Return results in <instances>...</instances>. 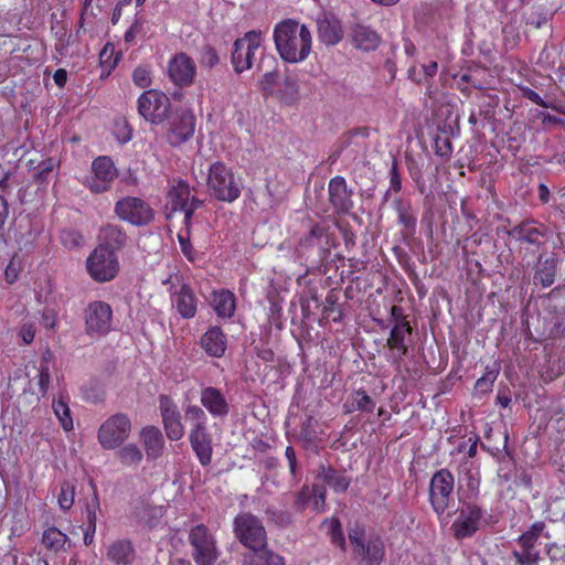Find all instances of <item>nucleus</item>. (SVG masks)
Here are the masks:
<instances>
[{
	"instance_id": "obj_1",
	"label": "nucleus",
	"mask_w": 565,
	"mask_h": 565,
	"mask_svg": "<svg viewBox=\"0 0 565 565\" xmlns=\"http://www.w3.org/2000/svg\"><path fill=\"white\" fill-rule=\"evenodd\" d=\"M274 41L278 54L288 63L302 62L311 52L310 30L292 19H286L276 24Z\"/></svg>"
},
{
	"instance_id": "obj_2",
	"label": "nucleus",
	"mask_w": 565,
	"mask_h": 565,
	"mask_svg": "<svg viewBox=\"0 0 565 565\" xmlns=\"http://www.w3.org/2000/svg\"><path fill=\"white\" fill-rule=\"evenodd\" d=\"M206 186L213 198L226 203L236 201L242 192V184L232 168L221 161L210 166Z\"/></svg>"
},
{
	"instance_id": "obj_3",
	"label": "nucleus",
	"mask_w": 565,
	"mask_h": 565,
	"mask_svg": "<svg viewBox=\"0 0 565 565\" xmlns=\"http://www.w3.org/2000/svg\"><path fill=\"white\" fill-rule=\"evenodd\" d=\"M455 476L447 468L435 471L429 481L428 500L433 511L441 518L454 505Z\"/></svg>"
},
{
	"instance_id": "obj_4",
	"label": "nucleus",
	"mask_w": 565,
	"mask_h": 565,
	"mask_svg": "<svg viewBox=\"0 0 565 565\" xmlns=\"http://www.w3.org/2000/svg\"><path fill=\"white\" fill-rule=\"evenodd\" d=\"M233 532L237 541L248 551L268 545L263 521L250 512H241L234 518Z\"/></svg>"
},
{
	"instance_id": "obj_5",
	"label": "nucleus",
	"mask_w": 565,
	"mask_h": 565,
	"mask_svg": "<svg viewBox=\"0 0 565 565\" xmlns=\"http://www.w3.org/2000/svg\"><path fill=\"white\" fill-rule=\"evenodd\" d=\"M131 429L130 417L125 413H116L100 424L97 441L104 450L118 449L129 438Z\"/></svg>"
},
{
	"instance_id": "obj_6",
	"label": "nucleus",
	"mask_w": 565,
	"mask_h": 565,
	"mask_svg": "<svg viewBox=\"0 0 565 565\" xmlns=\"http://www.w3.org/2000/svg\"><path fill=\"white\" fill-rule=\"evenodd\" d=\"M84 330L89 338H104L113 330L111 306L103 300H94L83 310Z\"/></svg>"
},
{
	"instance_id": "obj_7",
	"label": "nucleus",
	"mask_w": 565,
	"mask_h": 565,
	"mask_svg": "<svg viewBox=\"0 0 565 565\" xmlns=\"http://www.w3.org/2000/svg\"><path fill=\"white\" fill-rule=\"evenodd\" d=\"M191 556L196 565H215L220 552L216 540L204 524L193 526L189 532Z\"/></svg>"
},
{
	"instance_id": "obj_8",
	"label": "nucleus",
	"mask_w": 565,
	"mask_h": 565,
	"mask_svg": "<svg viewBox=\"0 0 565 565\" xmlns=\"http://www.w3.org/2000/svg\"><path fill=\"white\" fill-rule=\"evenodd\" d=\"M349 541L353 554L365 565H382L385 556V545L381 536L372 535L365 543V530L356 526L349 531Z\"/></svg>"
},
{
	"instance_id": "obj_9",
	"label": "nucleus",
	"mask_w": 565,
	"mask_h": 565,
	"mask_svg": "<svg viewBox=\"0 0 565 565\" xmlns=\"http://www.w3.org/2000/svg\"><path fill=\"white\" fill-rule=\"evenodd\" d=\"M119 260L113 250L105 246H97L86 259V269L90 278L96 282H108L119 273Z\"/></svg>"
},
{
	"instance_id": "obj_10",
	"label": "nucleus",
	"mask_w": 565,
	"mask_h": 565,
	"mask_svg": "<svg viewBox=\"0 0 565 565\" xmlns=\"http://www.w3.org/2000/svg\"><path fill=\"white\" fill-rule=\"evenodd\" d=\"M170 276L163 281V285H170L168 288L172 307L183 319H192L198 312L199 298L196 297L190 284L183 278Z\"/></svg>"
},
{
	"instance_id": "obj_11",
	"label": "nucleus",
	"mask_w": 565,
	"mask_h": 565,
	"mask_svg": "<svg viewBox=\"0 0 565 565\" xmlns=\"http://www.w3.org/2000/svg\"><path fill=\"white\" fill-rule=\"evenodd\" d=\"M138 114L147 121L162 124L171 113L170 98L157 89H148L141 93L137 100Z\"/></svg>"
},
{
	"instance_id": "obj_12",
	"label": "nucleus",
	"mask_w": 565,
	"mask_h": 565,
	"mask_svg": "<svg viewBox=\"0 0 565 565\" xmlns=\"http://www.w3.org/2000/svg\"><path fill=\"white\" fill-rule=\"evenodd\" d=\"M544 529L545 523L536 521L516 539L520 550L512 551V557L516 565H539L541 557L536 544Z\"/></svg>"
},
{
	"instance_id": "obj_13",
	"label": "nucleus",
	"mask_w": 565,
	"mask_h": 565,
	"mask_svg": "<svg viewBox=\"0 0 565 565\" xmlns=\"http://www.w3.org/2000/svg\"><path fill=\"white\" fill-rule=\"evenodd\" d=\"M116 215L124 222L135 226L148 225L154 217L148 202L136 196H124L115 204Z\"/></svg>"
},
{
	"instance_id": "obj_14",
	"label": "nucleus",
	"mask_w": 565,
	"mask_h": 565,
	"mask_svg": "<svg viewBox=\"0 0 565 565\" xmlns=\"http://www.w3.org/2000/svg\"><path fill=\"white\" fill-rule=\"evenodd\" d=\"M260 32L249 31L243 38L234 42L232 52V64L238 74L252 68L256 54L260 51Z\"/></svg>"
},
{
	"instance_id": "obj_15",
	"label": "nucleus",
	"mask_w": 565,
	"mask_h": 565,
	"mask_svg": "<svg viewBox=\"0 0 565 565\" xmlns=\"http://www.w3.org/2000/svg\"><path fill=\"white\" fill-rule=\"evenodd\" d=\"M166 120L168 121L166 137L172 147L181 146L193 136L195 117L191 111L181 108L171 110Z\"/></svg>"
},
{
	"instance_id": "obj_16",
	"label": "nucleus",
	"mask_w": 565,
	"mask_h": 565,
	"mask_svg": "<svg viewBox=\"0 0 565 565\" xmlns=\"http://www.w3.org/2000/svg\"><path fill=\"white\" fill-rule=\"evenodd\" d=\"M412 333L413 327L411 324L393 326L386 340V347L390 351L386 360L397 373L403 371V361L409 352L408 338Z\"/></svg>"
},
{
	"instance_id": "obj_17",
	"label": "nucleus",
	"mask_w": 565,
	"mask_h": 565,
	"mask_svg": "<svg viewBox=\"0 0 565 565\" xmlns=\"http://www.w3.org/2000/svg\"><path fill=\"white\" fill-rule=\"evenodd\" d=\"M117 175L118 171L113 160L109 157L100 156L92 162V174L86 178L84 184L90 192L99 194L111 189Z\"/></svg>"
},
{
	"instance_id": "obj_18",
	"label": "nucleus",
	"mask_w": 565,
	"mask_h": 565,
	"mask_svg": "<svg viewBox=\"0 0 565 565\" xmlns=\"http://www.w3.org/2000/svg\"><path fill=\"white\" fill-rule=\"evenodd\" d=\"M159 411L162 419L163 429L168 439L178 441L184 436V426L182 414L170 395L161 394L158 397Z\"/></svg>"
},
{
	"instance_id": "obj_19",
	"label": "nucleus",
	"mask_w": 565,
	"mask_h": 565,
	"mask_svg": "<svg viewBox=\"0 0 565 565\" xmlns=\"http://www.w3.org/2000/svg\"><path fill=\"white\" fill-rule=\"evenodd\" d=\"M459 518L452 523L454 536L462 540L473 536L481 527L484 520V511L473 502L462 503Z\"/></svg>"
},
{
	"instance_id": "obj_20",
	"label": "nucleus",
	"mask_w": 565,
	"mask_h": 565,
	"mask_svg": "<svg viewBox=\"0 0 565 565\" xmlns=\"http://www.w3.org/2000/svg\"><path fill=\"white\" fill-rule=\"evenodd\" d=\"M168 76L178 87L191 86L196 76L195 62L183 52L174 54L168 63Z\"/></svg>"
},
{
	"instance_id": "obj_21",
	"label": "nucleus",
	"mask_w": 565,
	"mask_h": 565,
	"mask_svg": "<svg viewBox=\"0 0 565 565\" xmlns=\"http://www.w3.org/2000/svg\"><path fill=\"white\" fill-rule=\"evenodd\" d=\"M328 194L329 202L338 214H347L353 209L352 191L343 177L335 175L330 179Z\"/></svg>"
},
{
	"instance_id": "obj_22",
	"label": "nucleus",
	"mask_w": 565,
	"mask_h": 565,
	"mask_svg": "<svg viewBox=\"0 0 565 565\" xmlns=\"http://www.w3.org/2000/svg\"><path fill=\"white\" fill-rule=\"evenodd\" d=\"M192 198L196 196L191 193L189 183L182 179H173L167 192V217L170 218L180 209H185L191 203Z\"/></svg>"
},
{
	"instance_id": "obj_23",
	"label": "nucleus",
	"mask_w": 565,
	"mask_h": 565,
	"mask_svg": "<svg viewBox=\"0 0 565 565\" xmlns=\"http://www.w3.org/2000/svg\"><path fill=\"white\" fill-rule=\"evenodd\" d=\"M316 477L335 493H344L352 483V478L344 469L339 470L324 463L318 467Z\"/></svg>"
},
{
	"instance_id": "obj_24",
	"label": "nucleus",
	"mask_w": 565,
	"mask_h": 565,
	"mask_svg": "<svg viewBox=\"0 0 565 565\" xmlns=\"http://www.w3.org/2000/svg\"><path fill=\"white\" fill-rule=\"evenodd\" d=\"M318 39L326 45H337L344 36L341 21L332 14H323L317 20Z\"/></svg>"
},
{
	"instance_id": "obj_25",
	"label": "nucleus",
	"mask_w": 565,
	"mask_h": 565,
	"mask_svg": "<svg viewBox=\"0 0 565 565\" xmlns=\"http://www.w3.org/2000/svg\"><path fill=\"white\" fill-rule=\"evenodd\" d=\"M200 402L213 417H225L230 413L228 403L220 388L207 386L201 390Z\"/></svg>"
},
{
	"instance_id": "obj_26",
	"label": "nucleus",
	"mask_w": 565,
	"mask_h": 565,
	"mask_svg": "<svg viewBox=\"0 0 565 565\" xmlns=\"http://www.w3.org/2000/svg\"><path fill=\"white\" fill-rule=\"evenodd\" d=\"M510 234L519 242L540 246L543 244L546 237V227L533 220L524 221L521 224L514 226Z\"/></svg>"
},
{
	"instance_id": "obj_27",
	"label": "nucleus",
	"mask_w": 565,
	"mask_h": 565,
	"mask_svg": "<svg viewBox=\"0 0 565 565\" xmlns=\"http://www.w3.org/2000/svg\"><path fill=\"white\" fill-rule=\"evenodd\" d=\"M201 348L212 358H222L227 348V338L218 326L210 327L201 337Z\"/></svg>"
},
{
	"instance_id": "obj_28",
	"label": "nucleus",
	"mask_w": 565,
	"mask_h": 565,
	"mask_svg": "<svg viewBox=\"0 0 565 565\" xmlns=\"http://www.w3.org/2000/svg\"><path fill=\"white\" fill-rule=\"evenodd\" d=\"M189 443L201 466H210L213 457V441L209 429L189 434Z\"/></svg>"
},
{
	"instance_id": "obj_29",
	"label": "nucleus",
	"mask_w": 565,
	"mask_h": 565,
	"mask_svg": "<svg viewBox=\"0 0 565 565\" xmlns=\"http://www.w3.org/2000/svg\"><path fill=\"white\" fill-rule=\"evenodd\" d=\"M106 558L114 565H131L136 559V550L130 540L114 541L107 548Z\"/></svg>"
},
{
	"instance_id": "obj_30",
	"label": "nucleus",
	"mask_w": 565,
	"mask_h": 565,
	"mask_svg": "<svg viewBox=\"0 0 565 565\" xmlns=\"http://www.w3.org/2000/svg\"><path fill=\"white\" fill-rule=\"evenodd\" d=\"M140 439L149 459L160 458L164 449V438L161 430L152 425L146 426L140 431Z\"/></svg>"
},
{
	"instance_id": "obj_31",
	"label": "nucleus",
	"mask_w": 565,
	"mask_h": 565,
	"mask_svg": "<svg viewBox=\"0 0 565 565\" xmlns=\"http://www.w3.org/2000/svg\"><path fill=\"white\" fill-rule=\"evenodd\" d=\"M351 41L355 49L370 52L380 46L381 36L370 26L358 23L351 29Z\"/></svg>"
},
{
	"instance_id": "obj_32",
	"label": "nucleus",
	"mask_w": 565,
	"mask_h": 565,
	"mask_svg": "<svg viewBox=\"0 0 565 565\" xmlns=\"http://www.w3.org/2000/svg\"><path fill=\"white\" fill-rule=\"evenodd\" d=\"M242 565H286L285 558L265 545L247 551L242 556Z\"/></svg>"
},
{
	"instance_id": "obj_33",
	"label": "nucleus",
	"mask_w": 565,
	"mask_h": 565,
	"mask_svg": "<svg viewBox=\"0 0 565 565\" xmlns=\"http://www.w3.org/2000/svg\"><path fill=\"white\" fill-rule=\"evenodd\" d=\"M212 307L221 319H231L236 310V298L228 289L213 290L211 294Z\"/></svg>"
},
{
	"instance_id": "obj_34",
	"label": "nucleus",
	"mask_w": 565,
	"mask_h": 565,
	"mask_svg": "<svg viewBox=\"0 0 565 565\" xmlns=\"http://www.w3.org/2000/svg\"><path fill=\"white\" fill-rule=\"evenodd\" d=\"M376 402L363 388L353 390L343 404L345 414L354 412L372 414Z\"/></svg>"
},
{
	"instance_id": "obj_35",
	"label": "nucleus",
	"mask_w": 565,
	"mask_h": 565,
	"mask_svg": "<svg viewBox=\"0 0 565 565\" xmlns=\"http://www.w3.org/2000/svg\"><path fill=\"white\" fill-rule=\"evenodd\" d=\"M557 259L553 256L542 258L540 256L534 267V284H540L543 288L551 287L556 277Z\"/></svg>"
},
{
	"instance_id": "obj_36",
	"label": "nucleus",
	"mask_w": 565,
	"mask_h": 565,
	"mask_svg": "<svg viewBox=\"0 0 565 565\" xmlns=\"http://www.w3.org/2000/svg\"><path fill=\"white\" fill-rule=\"evenodd\" d=\"M103 242L98 246H105L108 250H113L114 254L121 250L127 244L126 232L113 224L104 226L100 231Z\"/></svg>"
},
{
	"instance_id": "obj_37",
	"label": "nucleus",
	"mask_w": 565,
	"mask_h": 565,
	"mask_svg": "<svg viewBox=\"0 0 565 565\" xmlns=\"http://www.w3.org/2000/svg\"><path fill=\"white\" fill-rule=\"evenodd\" d=\"M132 513L139 522L152 527L162 515L161 508L152 505L149 500L139 498L134 502Z\"/></svg>"
},
{
	"instance_id": "obj_38",
	"label": "nucleus",
	"mask_w": 565,
	"mask_h": 565,
	"mask_svg": "<svg viewBox=\"0 0 565 565\" xmlns=\"http://www.w3.org/2000/svg\"><path fill=\"white\" fill-rule=\"evenodd\" d=\"M393 209L397 214V223L402 225L408 234H414L417 218L412 211L411 203L404 201L402 198H395Z\"/></svg>"
},
{
	"instance_id": "obj_39",
	"label": "nucleus",
	"mask_w": 565,
	"mask_h": 565,
	"mask_svg": "<svg viewBox=\"0 0 565 565\" xmlns=\"http://www.w3.org/2000/svg\"><path fill=\"white\" fill-rule=\"evenodd\" d=\"M500 363L493 361L491 364L486 365L484 372L475 383V394L482 396L492 392L493 384L500 373Z\"/></svg>"
},
{
	"instance_id": "obj_40",
	"label": "nucleus",
	"mask_w": 565,
	"mask_h": 565,
	"mask_svg": "<svg viewBox=\"0 0 565 565\" xmlns=\"http://www.w3.org/2000/svg\"><path fill=\"white\" fill-rule=\"evenodd\" d=\"M185 420L190 424V433L195 434L207 430V415L204 409L195 404L184 407Z\"/></svg>"
},
{
	"instance_id": "obj_41",
	"label": "nucleus",
	"mask_w": 565,
	"mask_h": 565,
	"mask_svg": "<svg viewBox=\"0 0 565 565\" xmlns=\"http://www.w3.org/2000/svg\"><path fill=\"white\" fill-rule=\"evenodd\" d=\"M116 458L124 467H138L142 462L143 454L137 444L130 443L119 447Z\"/></svg>"
},
{
	"instance_id": "obj_42",
	"label": "nucleus",
	"mask_w": 565,
	"mask_h": 565,
	"mask_svg": "<svg viewBox=\"0 0 565 565\" xmlns=\"http://www.w3.org/2000/svg\"><path fill=\"white\" fill-rule=\"evenodd\" d=\"M465 482V486L459 489V500L462 503H468L479 495L480 478L469 470L466 473Z\"/></svg>"
},
{
	"instance_id": "obj_43",
	"label": "nucleus",
	"mask_w": 565,
	"mask_h": 565,
	"mask_svg": "<svg viewBox=\"0 0 565 565\" xmlns=\"http://www.w3.org/2000/svg\"><path fill=\"white\" fill-rule=\"evenodd\" d=\"M67 541V535L55 526H51L43 532L42 544L50 551L57 553Z\"/></svg>"
},
{
	"instance_id": "obj_44",
	"label": "nucleus",
	"mask_w": 565,
	"mask_h": 565,
	"mask_svg": "<svg viewBox=\"0 0 565 565\" xmlns=\"http://www.w3.org/2000/svg\"><path fill=\"white\" fill-rule=\"evenodd\" d=\"M53 409H54V414L57 417V419L60 420L63 429L65 431L72 430L74 427V424H73V418L71 416V409H70L67 403L61 398L58 401L54 399L53 401Z\"/></svg>"
},
{
	"instance_id": "obj_45",
	"label": "nucleus",
	"mask_w": 565,
	"mask_h": 565,
	"mask_svg": "<svg viewBox=\"0 0 565 565\" xmlns=\"http://www.w3.org/2000/svg\"><path fill=\"white\" fill-rule=\"evenodd\" d=\"M119 54L116 53L115 45L110 42L106 43L99 53V63L107 74L116 67L119 62Z\"/></svg>"
},
{
	"instance_id": "obj_46",
	"label": "nucleus",
	"mask_w": 565,
	"mask_h": 565,
	"mask_svg": "<svg viewBox=\"0 0 565 565\" xmlns=\"http://www.w3.org/2000/svg\"><path fill=\"white\" fill-rule=\"evenodd\" d=\"M370 137V128L369 127H356L348 132L343 134L340 138V149L344 150L351 145H358L355 141L356 138H361L366 140Z\"/></svg>"
},
{
	"instance_id": "obj_47",
	"label": "nucleus",
	"mask_w": 565,
	"mask_h": 565,
	"mask_svg": "<svg viewBox=\"0 0 565 565\" xmlns=\"http://www.w3.org/2000/svg\"><path fill=\"white\" fill-rule=\"evenodd\" d=\"M75 487L70 481H64L61 484L57 503L61 510L68 511L74 504Z\"/></svg>"
},
{
	"instance_id": "obj_48",
	"label": "nucleus",
	"mask_w": 565,
	"mask_h": 565,
	"mask_svg": "<svg viewBox=\"0 0 565 565\" xmlns=\"http://www.w3.org/2000/svg\"><path fill=\"white\" fill-rule=\"evenodd\" d=\"M324 234V228L319 224H313L309 230L308 234L302 236L299 241V247L311 248L320 243L321 237Z\"/></svg>"
},
{
	"instance_id": "obj_49",
	"label": "nucleus",
	"mask_w": 565,
	"mask_h": 565,
	"mask_svg": "<svg viewBox=\"0 0 565 565\" xmlns=\"http://www.w3.org/2000/svg\"><path fill=\"white\" fill-rule=\"evenodd\" d=\"M191 231L184 230L178 233V241L180 244V248L185 258L194 263L196 258L195 249L193 248L190 239Z\"/></svg>"
},
{
	"instance_id": "obj_50",
	"label": "nucleus",
	"mask_w": 565,
	"mask_h": 565,
	"mask_svg": "<svg viewBox=\"0 0 565 565\" xmlns=\"http://www.w3.org/2000/svg\"><path fill=\"white\" fill-rule=\"evenodd\" d=\"M134 83L140 88H147L152 83L151 70L148 65H139L132 73Z\"/></svg>"
},
{
	"instance_id": "obj_51",
	"label": "nucleus",
	"mask_w": 565,
	"mask_h": 565,
	"mask_svg": "<svg viewBox=\"0 0 565 565\" xmlns=\"http://www.w3.org/2000/svg\"><path fill=\"white\" fill-rule=\"evenodd\" d=\"M329 525V535L331 539V542L340 547H344L345 545V539L342 531V524L339 519L332 518L331 520L327 521Z\"/></svg>"
},
{
	"instance_id": "obj_52",
	"label": "nucleus",
	"mask_w": 565,
	"mask_h": 565,
	"mask_svg": "<svg viewBox=\"0 0 565 565\" xmlns=\"http://www.w3.org/2000/svg\"><path fill=\"white\" fill-rule=\"evenodd\" d=\"M313 491L312 487L303 486L296 494L294 508L297 512H302L312 501Z\"/></svg>"
},
{
	"instance_id": "obj_53",
	"label": "nucleus",
	"mask_w": 565,
	"mask_h": 565,
	"mask_svg": "<svg viewBox=\"0 0 565 565\" xmlns=\"http://www.w3.org/2000/svg\"><path fill=\"white\" fill-rule=\"evenodd\" d=\"M97 526V516L95 509L87 508V522L86 529L84 531V543L85 545H90L94 541V535Z\"/></svg>"
},
{
	"instance_id": "obj_54",
	"label": "nucleus",
	"mask_w": 565,
	"mask_h": 565,
	"mask_svg": "<svg viewBox=\"0 0 565 565\" xmlns=\"http://www.w3.org/2000/svg\"><path fill=\"white\" fill-rule=\"evenodd\" d=\"M220 62L216 50L211 45H205L201 50L200 64L204 67L212 68Z\"/></svg>"
},
{
	"instance_id": "obj_55",
	"label": "nucleus",
	"mask_w": 565,
	"mask_h": 565,
	"mask_svg": "<svg viewBox=\"0 0 565 565\" xmlns=\"http://www.w3.org/2000/svg\"><path fill=\"white\" fill-rule=\"evenodd\" d=\"M435 153L441 158L448 159L452 153V145L448 137L437 136L434 140Z\"/></svg>"
},
{
	"instance_id": "obj_56",
	"label": "nucleus",
	"mask_w": 565,
	"mask_h": 565,
	"mask_svg": "<svg viewBox=\"0 0 565 565\" xmlns=\"http://www.w3.org/2000/svg\"><path fill=\"white\" fill-rule=\"evenodd\" d=\"M21 271V262L18 259L17 255L11 257L9 264L4 270V277L8 284H13L19 279V275Z\"/></svg>"
},
{
	"instance_id": "obj_57",
	"label": "nucleus",
	"mask_w": 565,
	"mask_h": 565,
	"mask_svg": "<svg viewBox=\"0 0 565 565\" xmlns=\"http://www.w3.org/2000/svg\"><path fill=\"white\" fill-rule=\"evenodd\" d=\"M504 46L507 50L513 49L520 41V34L512 24H507L502 28Z\"/></svg>"
},
{
	"instance_id": "obj_58",
	"label": "nucleus",
	"mask_w": 565,
	"mask_h": 565,
	"mask_svg": "<svg viewBox=\"0 0 565 565\" xmlns=\"http://www.w3.org/2000/svg\"><path fill=\"white\" fill-rule=\"evenodd\" d=\"M402 190V175L398 169L397 160L394 159L392 162V167L390 169V191H393L394 193H398Z\"/></svg>"
},
{
	"instance_id": "obj_59",
	"label": "nucleus",
	"mask_w": 565,
	"mask_h": 565,
	"mask_svg": "<svg viewBox=\"0 0 565 565\" xmlns=\"http://www.w3.org/2000/svg\"><path fill=\"white\" fill-rule=\"evenodd\" d=\"M312 491H313V497H312L313 509L317 512H321L324 510V505H326V498H327L326 487L319 486V484H313Z\"/></svg>"
},
{
	"instance_id": "obj_60",
	"label": "nucleus",
	"mask_w": 565,
	"mask_h": 565,
	"mask_svg": "<svg viewBox=\"0 0 565 565\" xmlns=\"http://www.w3.org/2000/svg\"><path fill=\"white\" fill-rule=\"evenodd\" d=\"M203 204V201L199 200L198 198H192L191 203L185 206V209H180L178 212L184 213V230L190 231L191 227V221L193 217L194 212Z\"/></svg>"
},
{
	"instance_id": "obj_61",
	"label": "nucleus",
	"mask_w": 565,
	"mask_h": 565,
	"mask_svg": "<svg viewBox=\"0 0 565 565\" xmlns=\"http://www.w3.org/2000/svg\"><path fill=\"white\" fill-rule=\"evenodd\" d=\"M143 20L140 18H136L129 29L125 32L124 40L127 44H132L136 41V38L139 33H141L143 28Z\"/></svg>"
},
{
	"instance_id": "obj_62",
	"label": "nucleus",
	"mask_w": 565,
	"mask_h": 565,
	"mask_svg": "<svg viewBox=\"0 0 565 565\" xmlns=\"http://www.w3.org/2000/svg\"><path fill=\"white\" fill-rule=\"evenodd\" d=\"M518 89L520 90L521 95L531 100L532 103L545 108L547 107V102H545L539 93H536L535 90H533L532 88L527 87V86H524V85H519L518 86Z\"/></svg>"
},
{
	"instance_id": "obj_63",
	"label": "nucleus",
	"mask_w": 565,
	"mask_h": 565,
	"mask_svg": "<svg viewBox=\"0 0 565 565\" xmlns=\"http://www.w3.org/2000/svg\"><path fill=\"white\" fill-rule=\"evenodd\" d=\"M50 384V369L47 364H41L40 371H39V380L38 385L40 388V393L42 396H44L47 392Z\"/></svg>"
},
{
	"instance_id": "obj_64",
	"label": "nucleus",
	"mask_w": 565,
	"mask_h": 565,
	"mask_svg": "<svg viewBox=\"0 0 565 565\" xmlns=\"http://www.w3.org/2000/svg\"><path fill=\"white\" fill-rule=\"evenodd\" d=\"M390 319L393 321V326L401 327L402 323L411 324L404 309L401 306L394 305L390 310Z\"/></svg>"
}]
</instances>
